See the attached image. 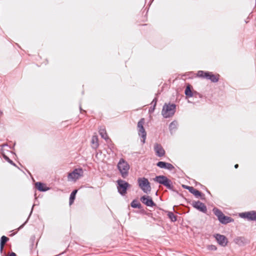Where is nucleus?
Masks as SVG:
<instances>
[{"instance_id":"1","label":"nucleus","mask_w":256,"mask_h":256,"mask_svg":"<svg viewBox=\"0 0 256 256\" xmlns=\"http://www.w3.org/2000/svg\"><path fill=\"white\" fill-rule=\"evenodd\" d=\"M154 180V182L165 186L168 189L178 193V192L174 188L172 181L165 176H156Z\"/></svg>"},{"instance_id":"2","label":"nucleus","mask_w":256,"mask_h":256,"mask_svg":"<svg viewBox=\"0 0 256 256\" xmlns=\"http://www.w3.org/2000/svg\"><path fill=\"white\" fill-rule=\"evenodd\" d=\"M176 111V105L174 104L165 103L163 106L162 114L164 118L172 117Z\"/></svg>"},{"instance_id":"3","label":"nucleus","mask_w":256,"mask_h":256,"mask_svg":"<svg viewBox=\"0 0 256 256\" xmlns=\"http://www.w3.org/2000/svg\"><path fill=\"white\" fill-rule=\"evenodd\" d=\"M121 176L122 178H126L128 175V170H130V166L127 162L124 159L120 158L117 165Z\"/></svg>"},{"instance_id":"4","label":"nucleus","mask_w":256,"mask_h":256,"mask_svg":"<svg viewBox=\"0 0 256 256\" xmlns=\"http://www.w3.org/2000/svg\"><path fill=\"white\" fill-rule=\"evenodd\" d=\"M213 212L214 214L218 217L220 222L223 224H226L234 221V220L232 218L225 216L223 212L218 208H214Z\"/></svg>"},{"instance_id":"5","label":"nucleus","mask_w":256,"mask_h":256,"mask_svg":"<svg viewBox=\"0 0 256 256\" xmlns=\"http://www.w3.org/2000/svg\"><path fill=\"white\" fill-rule=\"evenodd\" d=\"M144 118H142L138 122L137 125L138 135L140 137V142L142 143V144L145 143L146 138V132L144 126Z\"/></svg>"},{"instance_id":"6","label":"nucleus","mask_w":256,"mask_h":256,"mask_svg":"<svg viewBox=\"0 0 256 256\" xmlns=\"http://www.w3.org/2000/svg\"><path fill=\"white\" fill-rule=\"evenodd\" d=\"M116 182L118 192L122 196H124L126 194L128 190L130 188V184L121 179L118 180Z\"/></svg>"},{"instance_id":"7","label":"nucleus","mask_w":256,"mask_h":256,"mask_svg":"<svg viewBox=\"0 0 256 256\" xmlns=\"http://www.w3.org/2000/svg\"><path fill=\"white\" fill-rule=\"evenodd\" d=\"M138 182L139 187L144 192L148 194L150 192V184L146 178L144 177L138 178Z\"/></svg>"},{"instance_id":"8","label":"nucleus","mask_w":256,"mask_h":256,"mask_svg":"<svg viewBox=\"0 0 256 256\" xmlns=\"http://www.w3.org/2000/svg\"><path fill=\"white\" fill-rule=\"evenodd\" d=\"M82 173L83 171L82 168H76L72 172L68 174V179L76 180L82 175Z\"/></svg>"},{"instance_id":"9","label":"nucleus","mask_w":256,"mask_h":256,"mask_svg":"<svg viewBox=\"0 0 256 256\" xmlns=\"http://www.w3.org/2000/svg\"><path fill=\"white\" fill-rule=\"evenodd\" d=\"M191 204L194 208L198 210L200 212H202L204 213H206L207 212V208L206 206L204 203L199 200L193 201Z\"/></svg>"},{"instance_id":"10","label":"nucleus","mask_w":256,"mask_h":256,"mask_svg":"<svg viewBox=\"0 0 256 256\" xmlns=\"http://www.w3.org/2000/svg\"><path fill=\"white\" fill-rule=\"evenodd\" d=\"M140 201L146 206L150 207H153L156 206V204L152 200V198L148 196L144 195L140 197Z\"/></svg>"},{"instance_id":"11","label":"nucleus","mask_w":256,"mask_h":256,"mask_svg":"<svg viewBox=\"0 0 256 256\" xmlns=\"http://www.w3.org/2000/svg\"><path fill=\"white\" fill-rule=\"evenodd\" d=\"M240 216L249 220H256V212L250 211L240 214Z\"/></svg>"},{"instance_id":"12","label":"nucleus","mask_w":256,"mask_h":256,"mask_svg":"<svg viewBox=\"0 0 256 256\" xmlns=\"http://www.w3.org/2000/svg\"><path fill=\"white\" fill-rule=\"evenodd\" d=\"M218 244L222 246L227 245L228 241L226 236L219 234H216L214 236Z\"/></svg>"},{"instance_id":"13","label":"nucleus","mask_w":256,"mask_h":256,"mask_svg":"<svg viewBox=\"0 0 256 256\" xmlns=\"http://www.w3.org/2000/svg\"><path fill=\"white\" fill-rule=\"evenodd\" d=\"M184 94L186 97L188 98H191L193 96L196 97V96H198L200 98L202 97V95L196 92H192V86L190 84H188L186 86L184 90Z\"/></svg>"},{"instance_id":"14","label":"nucleus","mask_w":256,"mask_h":256,"mask_svg":"<svg viewBox=\"0 0 256 256\" xmlns=\"http://www.w3.org/2000/svg\"><path fill=\"white\" fill-rule=\"evenodd\" d=\"M154 150L156 155L158 157H162L165 154V150L160 144L157 143L155 144L154 146Z\"/></svg>"},{"instance_id":"15","label":"nucleus","mask_w":256,"mask_h":256,"mask_svg":"<svg viewBox=\"0 0 256 256\" xmlns=\"http://www.w3.org/2000/svg\"><path fill=\"white\" fill-rule=\"evenodd\" d=\"M205 78L210 80L212 82H216L219 80V74L215 75L213 74L212 72H206L205 74H204Z\"/></svg>"},{"instance_id":"16","label":"nucleus","mask_w":256,"mask_h":256,"mask_svg":"<svg viewBox=\"0 0 256 256\" xmlns=\"http://www.w3.org/2000/svg\"><path fill=\"white\" fill-rule=\"evenodd\" d=\"M156 166L161 168H164L169 170H172L174 168L173 165L171 164L162 161H160L157 162Z\"/></svg>"},{"instance_id":"17","label":"nucleus","mask_w":256,"mask_h":256,"mask_svg":"<svg viewBox=\"0 0 256 256\" xmlns=\"http://www.w3.org/2000/svg\"><path fill=\"white\" fill-rule=\"evenodd\" d=\"M189 192L191 194H193L196 198H200L202 200L205 199L204 194L199 190L195 189L192 186Z\"/></svg>"},{"instance_id":"18","label":"nucleus","mask_w":256,"mask_h":256,"mask_svg":"<svg viewBox=\"0 0 256 256\" xmlns=\"http://www.w3.org/2000/svg\"><path fill=\"white\" fill-rule=\"evenodd\" d=\"M234 242L239 246H244L247 242V240L244 236H237L234 238Z\"/></svg>"},{"instance_id":"19","label":"nucleus","mask_w":256,"mask_h":256,"mask_svg":"<svg viewBox=\"0 0 256 256\" xmlns=\"http://www.w3.org/2000/svg\"><path fill=\"white\" fill-rule=\"evenodd\" d=\"M36 188L40 192H46L50 190V188L46 186V185L41 182H37L35 184Z\"/></svg>"},{"instance_id":"20","label":"nucleus","mask_w":256,"mask_h":256,"mask_svg":"<svg viewBox=\"0 0 256 256\" xmlns=\"http://www.w3.org/2000/svg\"><path fill=\"white\" fill-rule=\"evenodd\" d=\"M99 134L101 137L104 139L108 144L109 142H111V140L108 137L106 130L104 128H100L99 130Z\"/></svg>"},{"instance_id":"21","label":"nucleus","mask_w":256,"mask_h":256,"mask_svg":"<svg viewBox=\"0 0 256 256\" xmlns=\"http://www.w3.org/2000/svg\"><path fill=\"white\" fill-rule=\"evenodd\" d=\"M8 240L9 238L4 236L1 237L0 240V252L1 254L3 252L4 244L8 241Z\"/></svg>"},{"instance_id":"22","label":"nucleus","mask_w":256,"mask_h":256,"mask_svg":"<svg viewBox=\"0 0 256 256\" xmlns=\"http://www.w3.org/2000/svg\"><path fill=\"white\" fill-rule=\"evenodd\" d=\"M178 122L176 120L172 121L169 126V130L171 134H172L173 130L175 131L177 129Z\"/></svg>"},{"instance_id":"23","label":"nucleus","mask_w":256,"mask_h":256,"mask_svg":"<svg viewBox=\"0 0 256 256\" xmlns=\"http://www.w3.org/2000/svg\"><path fill=\"white\" fill-rule=\"evenodd\" d=\"M78 192V190H74L70 194V200H69V204L71 205L73 204L74 200L76 198V195Z\"/></svg>"},{"instance_id":"24","label":"nucleus","mask_w":256,"mask_h":256,"mask_svg":"<svg viewBox=\"0 0 256 256\" xmlns=\"http://www.w3.org/2000/svg\"><path fill=\"white\" fill-rule=\"evenodd\" d=\"M130 206L132 208H138L140 209L142 208V204L136 200H134L132 202Z\"/></svg>"},{"instance_id":"25","label":"nucleus","mask_w":256,"mask_h":256,"mask_svg":"<svg viewBox=\"0 0 256 256\" xmlns=\"http://www.w3.org/2000/svg\"><path fill=\"white\" fill-rule=\"evenodd\" d=\"M167 216L172 222H174L177 220L176 216L172 212H168Z\"/></svg>"},{"instance_id":"26","label":"nucleus","mask_w":256,"mask_h":256,"mask_svg":"<svg viewBox=\"0 0 256 256\" xmlns=\"http://www.w3.org/2000/svg\"><path fill=\"white\" fill-rule=\"evenodd\" d=\"M2 156L7 161L8 163H10V164H11L12 165V166H16V164H15L14 162L11 160L7 156H6L4 154H2Z\"/></svg>"},{"instance_id":"27","label":"nucleus","mask_w":256,"mask_h":256,"mask_svg":"<svg viewBox=\"0 0 256 256\" xmlns=\"http://www.w3.org/2000/svg\"><path fill=\"white\" fill-rule=\"evenodd\" d=\"M98 139L96 138H94V137L92 138V143L93 144H94V148H96L98 146Z\"/></svg>"},{"instance_id":"28","label":"nucleus","mask_w":256,"mask_h":256,"mask_svg":"<svg viewBox=\"0 0 256 256\" xmlns=\"http://www.w3.org/2000/svg\"><path fill=\"white\" fill-rule=\"evenodd\" d=\"M34 205H33L32 208V210H31V211H30V212L29 214V216H28V218H29L30 216V215L32 214V210H33V207H34ZM28 219H27V220L22 224L18 228V230H20V229H21L24 226V225L27 222L28 220Z\"/></svg>"},{"instance_id":"29","label":"nucleus","mask_w":256,"mask_h":256,"mask_svg":"<svg viewBox=\"0 0 256 256\" xmlns=\"http://www.w3.org/2000/svg\"><path fill=\"white\" fill-rule=\"evenodd\" d=\"M205 73H206V72H204L202 70H199L198 72V76L199 77L205 78V76H204V74H205Z\"/></svg>"},{"instance_id":"30","label":"nucleus","mask_w":256,"mask_h":256,"mask_svg":"<svg viewBox=\"0 0 256 256\" xmlns=\"http://www.w3.org/2000/svg\"><path fill=\"white\" fill-rule=\"evenodd\" d=\"M208 248L210 250H216L217 248L214 245L211 244L208 246Z\"/></svg>"},{"instance_id":"31","label":"nucleus","mask_w":256,"mask_h":256,"mask_svg":"<svg viewBox=\"0 0 256 256\" xmlns=\"http://www.w3.org/2000/svg\"><path fill=\"white\" fill-rule=\"evenodd\" d=\"M108 148L111 150H112L114 148V144L112 142V141L109 142V143L108 144Z\"/></svg>"},{"instance_id":"32","label":"nucleus","mask_w":256,"mask_h":256,"mask_svg":"<svg viewBox=\"0 0 256 256\" xmlns=\"http://www.w3.org/2000/svg\"><path fill=\"white\" fill-rule=\"evenodd\" d=\"M156 106H152L149 110H148V113L149 114H152L154 112V110H155Z\"/></svg>"},{"instance_id":"33","label":"nucleus","mask_w":256,"mask_h":256,"mask_svg":"<svg viewBox=\"0 0 256 256\" xmlns=\"http://www.w3.org/2000/svg\"><path fill=\"white\" fill-rule=\"evenodd\" d=\"M157 101H158L157 98H154L151 102L152 106H156V104Z\"/></svg>"},{"instance_id":"34","label":"nucleus","mask_w":256,"mask_h":256,"mask_svg":"<svg viewBox=\"0 0 256 256\" xmlns=\"http://www.w3.org/2000/svg\"><path fill=\"white\" fill-rule=\"evenodd\" d=\"M182 188L186 189V190H188V191L190 190V188H192V186H186V185H184L183 184L182 186Z\"/></svg>"},{"instance_id":"35","label":"nucleus","mask_w":256,"mask_h":256,"mask_svg":"<svg viewBox=\"0 0 256 256\" xmlns=\"http://www.w3.org/2000/svg\"><path fill=\"white\" fill-rule=\"evenodd\" d=\"M8 256H17L14 252H12Z\"/></svg>"},{"instance_id":"36","label":"nucleus","mask_w":256,"mask_h":256,"mask_svg":"<svg viewBox=\"0 0 256 256\" xmlns=\"http://www.w3.org/2000/svg\"><path fill=\"white\" fill-rule=\"evenodd\" d=\"M31 240L32 241V248L34 246V238H31Z\"/></svg>"},{"instance_id":"37","label":"nucleus","mask_w":256,"mask_h":256,"mask_svg":"<svg viewBox=\"0 0 256 256\" xmlns=\"http://www.w3.org/2000/svg\"><path fill=\"white\" fill-rule=\"evenodd\" d=\"M80 112H82V111L84 112V110H82V108L80 105Z\"/></svg>"},{"instance_id":"38","label":"nucleus","mask_w":256,"mask_h":256,"mask_svg":"<svg viewBox=\"0 0 256 256\" xmlns=\"http://www.w3.org/2000/svg\"><path fill=\"white\" fill-rule=\"evenodd\" d=\"M238 167V164H236L234 165V168H237Z\"/></svg>"},{"instance_id":"39","label":"nucleus","mask_w":256,"mask_h":256,"mask_svg":"<svg viewBox=\"0 0 256 256\" xmlns=\"http://www.w3.org/2000/svg\"><path fill=\"white\" fill-rule=\"evenodd\" d=\"M3 112L2 110H0V117L2 115Z\"/></svg>"},{"instance_id":"40","label":"nucleus","mask_w":256,"mask_h":256,"mask_svg":"<svg viewBox=\"0 0 256 256\" xmlns=\"http://www.w3.org/2000/svg\"><path fill=\"white\" fill-rule=\"evenodd\" d=\"M148 216H150V214H152V213H148L147 214Z\"/></svg>"},{"instance_id":"41","label":"nucleus","mask_w":256,"mask_h":256,"mask_svg":"<svg viewBox=\"0 0 256 256\" xmlns=\"http://www.w3.org/2000/svg\"><path fill=\"white\" fill-rule=\"evenodd\" d=\"M157 194H158V192H156V195H157Z\"/></svg>"},{"instance_id":"42","label":"nucleus","mask_w":256,"mask_h":256,"mask_svg":"<svg viewBox=\"0 0 256 256\" xmlns=\"http://www.w3.org/2000/svg\"><path fill=\"white\" fill-rule=\"evenodd\" d=\"M207 192L208 193L210 194V192L209 191L207 190Z\"/></svg>"}]
</instances>
